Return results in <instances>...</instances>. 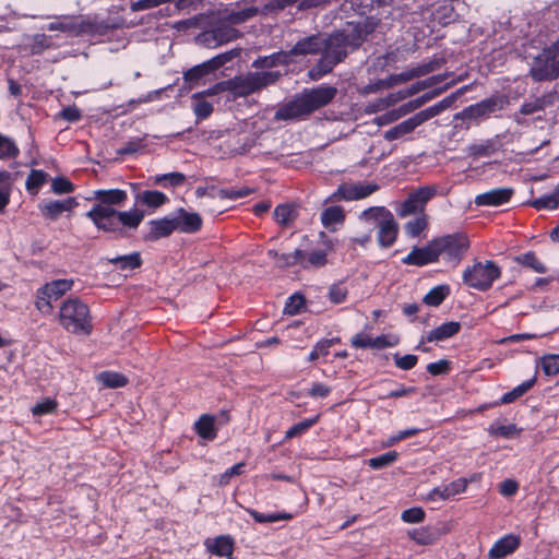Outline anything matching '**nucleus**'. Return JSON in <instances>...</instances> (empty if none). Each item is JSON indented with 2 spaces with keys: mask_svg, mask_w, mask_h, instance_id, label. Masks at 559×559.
<instances>
[{
  "mask_svg": "<svg viewBox=\"0 0 559 559\" xmlns=\"http://www.w3.org/2000/svg\"><path fill=\"white\" fill-rule=\"evenodd\" d=\"M94 199L97 203L85 213V216L98 231L112 235L116 239L131 237L145 217V212L140 209L119 211L114 207L127 202L126 190L98 189L94 191Z\"/></svg>",
  "mask_w": 559,
  "mask_h": 559,
  "instance_id": "1",
  "label": "nucleus"
},
{
  "mask_svg": "<svg viewBox=\"0 0 559 559\" xmlns=\"http://www.w3.org/2000/svg\"><path fill=\"white\" fill-rule=\"evenodd\" d=\"M336 94L337 88L326 84L305 88L292 100L281 106L275 114V118L280 120H295L307 117L331 104Z\"/></svg>",
  "mask_w": 559,
  "mask_h": 559,
  "instance_id": "2",
  "label": "nucleus"
},
{
  "mask_svg": "<svg viewBox=\"0 0 559 559\" xmlns=\"http://www.w3.org/2000/svg\"><path fill=\"white\" fill-rule=\"evenodd\" d=\"M59 323L72 334L90 335L93 331L88 306L79 298H68L59 309Z\"/></svg>",
  "mask_w": 559,
  "mask_h": 559,
  "instance_id": "3",
  "label": "nucleus"
},
{
  "mask_svg": "<svg viewBox=\"0 0 559 559\" xmlns=\"http://www.w3.org/2000/svg\"><path fill=\"white\" fill-rule=\"evenodd\" d=\"M359 219L377 227V241L381 248L392 247L399 236V224L385 206H371L364 210Z\"/></svg>",
  "mask_w": 559,
  "mask_h": 559,
  "instance_id": "4",
  "label": "nucleus"
},
{
  "mask_svg": "<svg viewBox=\"0 0 559 559\" xmlns=\"http://www.w3.org/2000/svg\"><path fill=\"white\" fill-rule=\"evenodd\" d=\"M432 242L438 260L442 258L452 267L462 262L471 247L469 238L463 231L435 237Z\"/></svg>",
  "mask_w": 559,
  "mask_h": 559,
  "instance_id": "5",
  "label": "nucleus"
},
{
  "mask_svg": "<svg viewBox=\"0 0 559 559\" xmlns=\"http://www.w3.org/2000/svg\"><path fill=\"white\" fill-rule=\"evenodd\" d=\"M501 276L500 266L492 260L476 261L467 265L462 273V282L465 286L478 292L489 290L493 283Z\"/></svg>",
  "mask_w": 559,
  "mask_h": 559,
  "instance_id": "6",
  "label": "nucleus"
},
{
  "mask_svg": "<svg viewBox=\"0 0 559 559\" xmlns=\"http://www.w3.org/2000/svg\"><path fill=\"white\" fill-rule=\"evenodd\" d=\"M281 75L280 71L248 72L227 80L228 91L236 97H247L276 83Z\"/></svg>",
  "mask_w": 559,
  "mask_h": 559,
  "instance_id": "7",
  "label": "nucleus"
},
{
  "mask_svg": "<svg viewBox=\"0 0 559 559\" xmlns=\"http://www.w3.org/2000/svg\"><path fill=\"white\" fill-rule=\"evenodd\" d=\"M73 284L74 281L72 278L55 280L46 283L36 290L35 308L44 316L51 314L53 310L52 301L58 300L66 293L70 292Z\"/></svg>",
  "mask_w": 559,
  "mask_h": 559,
  "instance_id": "8",
  "label": "nucleus"
},
{
  "mask_svg": "<svg viewBox=\"0 0 559 559\" xmlns=\"http://www.w3.org/2000/svg\"><path fill=\"white\" fill-rule=\"evenodd\" d=\"M240 49L234 48L200 63L183 73V80L190 87L197 85L203 78L214 74L228 62L240 56Z\"/></svg>",
  "mask_w": 559,
  "mask_h": 559,
  "instance_id": "9",
  "label": "nucleus"
},
{
  "mask_svg": "<svg viewBox=\"0 0 559 559\" xmlns=\"http://www.w3.org/2000/svg\"><path fill=\"white\" fill-rule=\"evenodd\" d=\"M240 37V32L226 23H217L197 36V43L210 49L217 48Z\"/></svg>",
  "mask_w": 559,
  "mask_h": 559,
  "instance_id": "10",
  "label": "nucleus"
},
{
  "mask_svg": "<svg viewBox=\"0 0 559 559\" xmlns=\"http://www.w3.org/2000/svg\"><path fill=\"white\" fill-rule=\"evenodd\" d=\"M437 194L435 186H423L408 193L407 198L399 205L396 213L400 217L419 215L425 213L426 204Z\"/></svg>",
  "mask_w": 559,
  "mask_h": 559,
  "instance_id": "11",
  "label": "nucleus"
},
{
  "mask_svg": "<svg viewBox=\"0 0 559 559\" xmlns=\"http://www.w3.org/2000/svg\"><path fill=\"white\" fill-rule=\"evenodd\" d=\"M254 145L253 139L243 132H230L219 144V150L226 156H236L247 153Z\"/></svg>",
  "mask_w": 559,
  "mask_h": 559,
  "instance_id": "12",
  "label": "nucleus"
},
{
  "mask_svg": "<svg viewBox=\"0 0 559 559\" xmlns=\"http://www.w3.org/2000/svg\"><path fill=\"white\" fill-rule=\"evenodd\" d=\"M556 92H546L540 96H535L533 99L525 100L519 111L513 116L514 121L518 124H524L525 120L521 119L520 116H528L539 111H545L547 107L554 105Z\"/></svg>",
  "mask_w": 559,
  "mask_h": 559,
  "instance_id": "13",
  "label": "nucleus"
},
{
  "mask_svg": "<svg viewBox=\"0 0 559 559\" xmlns=\"http://www.w3.org/2000/svg\"><path fill=\"white\" fill-rule=\"evenodd\" d=\"M147 231L143 234L144 242H154L162 238L169 237L175 230L173 216L151 219L146 223Z\"/></svg>",
  "mask_w": 559,
  "mask_h": 559,
  "instance_id": "14",
  "label": "nucleus"
},
{
  "mask_svg": "<svg viewBox=\"0 0 559 559\" xmlns=\"http://www.w3.org/2000/svg\"><path fill=\"white\" fill-rule=\"evenodd\" d=\"M346 43L344 32L336 31L328 37H324V48L322 52L338 64L343 62L348 55L347 48L349 47Z\"/></svg>",
  "mask_w": 559,
  "mask_h": 559,
  "instance_id": "15",
  "label": "nucleus"
},
{
  "mask_svg": "<svg viewBox=\"0 0 559 559\" xmlns=\"http://www.w3.org/2000/svg\"><path fill=\"white\" fill-rule=\"evenodd\" d=\"M438 261L432 239L424 247H414L411 252L402 259L403 264L413 266H425Z\"/></svg>",
  "mask_w": 559,
  "mask_h": 559,
  "instance_id": "16",
  "label": "nucleus"
},
{
  "mask_svg": "<svg viewBox=\"0 0 559 559\" xmlns=\"http://www.w3.org/2000/svg\"><path fill=\"white\" fill-rule=\"evenodd\" d=\"M175 230L183 234H194L202 228V217L195 212H188L183 207L177 210L173 216Z\"/></svg>",
  "mask_w": 559,
  "mask_h": 559,
  "instance_id": "17",
  "label": "nucleus"
},
{
  "mask_svg": "<svg viewBox=\"0 0 559 559\" xmlns=\"http://www.w3.org/2000/svg\"><path fill=\"white\" fill-rule=\"evenodd\" d=\"M324 48V37L320 34H314L300 38L287 52L290 57L318 55Z\"/></svg>",
  "mask_w": 559,
  "mask_h": 559,
  "instance_id": "18",
  "label": "nucleus"
},
{
  "mask_svg": "<svg viewBox=\"0 0 559 559\" xmlns=\"http://www.w3.org/2000/svg\"><path fill=\"white\" fill-rule=\"evenodd\" d=\"M118 27L111 20H98L97 17H81V36H106Z\"/></svg>",
  "mask_w": 559,
  "mask_h": 559,
  "instance_id": "19",
  "label": "nucleus"
},
{
  "mask_svg": "<svg viewBox=\"0 0 559 559\" xmlns=\"http://www.w3.org/2000/svg\"><path fill=\"white\" fill-rule=\"evenodd\" d=\"M514 190L512 188H495L475 197L477 206H500L508 203Z\"/></svg>",
  "mask_w": 559,
  "mask_h": 559,
  "instance_id": "20",
  "label": "nucleus"
},
{
  "mask_svg": "<svg viewBox=\"0 0 559 559\" xmlns=\"http://www.w3.org/2000/svg\"><path fill=\"white\" fill-rule=\"evenodd\" d=\"M346 212L341 205L324 207L320 214L322 226L330 233L337 231L345 223Z\"/></svg>",
  "mask_w": 559,
  "mask_h": 559,
  "instance_id": "21",
  "label": "nucleus"
},
{
  "mask_svg": "<svg viewBox=\"0 0 559 559\" xmlns=\"http://www.w3.org/2000/svg\"><path fill=\"white\" fill-rule=\"evenodd\" d=\"M520 544L521 539L519 536L513 534L504 535L492 545L488 556L491 559H503L513 554L520 547Z\"/></svg>",
  "mask_w": 559,
  "mask_h": 559,
  "instance_id": "22",
  "label": "nucleus"
},
{
  "mask_svg": "<svg viewBox=\"0 0 559 559\" xmlns=\"http://www.w3.org/2000/svg\"><path fill=\"white\" fill-rule=\"evenodd\" d=\"M79 205L74 197L62 201H48L39 205L40 213L50 221H56L63 212H69Z\"/></svg>",
  "mask_w": 559,
  "mask_h": 559,
  "instance_id": "23",
  "label": "nucleus"
},
{
  "mask_svg": "<svg viewBox=\"0 0 559 559\" xmlns=\"http://www.w3.org/2000/svg\"><path fill=\"white\" fill-rule=\"evenodd\" d=\"M204 546L212 555L217 557H229L234 554L235 540L228 534L219 535L214 538H207L204 542Z\"/></svg>",
  "mask_w": 559,
  "mask_h": 559,
  "instance_id": "24",
  "label": "nucleus"
},
{
  "mask_svg": "<svg viewBox=\"0 0 559 559\" xmlns=\"http://www.w3.org/2000/svg\"><path fill=\"white\" fill-rule=\"evenodd\" d=\"M462 324L457 321H449L429 331L421 336V343L425 342H442L449 340L460 333Z\"/></svg>",
  "mask_w": 559,
  "mask_h": 559,
  "instance_id": "25",
  "label": "nucleus"
},
{
  "mask_svg": "<svg viewBox=\"0 0 559 559\" xmlns=\"http://www.w3.org/2000/svg\"><path fill=\"white\" fill-rule=\"evenodd\" d=\"M169 202V198L158 190L139 191L134 195L135 205L146 206L155 211Z\"/></svg>",
  "mask_w": 559,
  "mask_h": 559,
  "instance_id": "26",
  "label": "nucleus"
},
{
  "mask_svg": "<svg viewBox=\"0 0 559 559\" xmlns=\"http://www.w3.org/2000/svg\"><path fill=\"white\" fill-rule=\"evenodd\" d=\"M453 85H454V82H448L445 85H443L441 87H437L432 91L426 92L423 95H420L419 97L412 99V100L407 102L406 104L402 105L400 110L402 111L403 115L409 114V112L420 108L426 103L433 99L435 97L439 96L440 94H442L443 92H445L447 90L452 87Z\"/></svg>",
  "mask_w": 559,
  "mask_h": 559,
  "instance_id": "27",
  "label": "nucleus"
},
{
  "mask_svg": "<svg viewBox=\"0 0 559 559\" xmlns=\"http://www.w3.org/2000/svg\"><path fill=\"white\" fill-rule=\"evenodd\" d=\"M107 261L109 264L114 265L116 270L121 272L134 271L140 269L143 264L141 253L139 251H133L124 255L108 258Z\"/></svg>",
  "mask_w": 559,
  "mask_h": 559,
  "instance_id": "28",
  "label": "nucleus"
},
{
  "mask_svg": "<svg viewBox=\"0 0 559 559\" xmlns=\"http://www.w3.org/2000/svg\"><path fill=\"white\" fill-rule=\"evenodd\" d=\"M537 382V376L536 373L523 381L521 384L513 388L511 391L504 393L500 400L492 402L490 405L492 406H499L502 404H510L515 402L518 399L522 397L525 393H527Z\"/></svg>",
  "mask_w": 559,
  "mask_h": 559,
  "instance_id": "29",
  "label": "nucleus"
},
{
  "mask_svg": "<svg viewBox=\"0 0 559 559\" xmlns=\"http://www.w3.org/2000/svg\"><path fill=\"white\" fill-rule=\"evenodd\" d=\"M267 255L274 259L280 267L305 265V251L296 249L294 252L280 253L276 250H269Z\"/></svg>",
  "mask_w": 559,
  "mask_h": 559,
  "instance_id": "30",
  "label": "nucleus"
},
{
  "mask_svg": "<svg viewBox=\"0 0 559 559\" xmlns=\"http://www.w3.org/2000/svg\"><path fill=\"white\" fill-rule=\"evenodd\" d=\"M194 430L200 438L213 441L217 437L215 417L209 414L201 415L194 424Z\"/></svg>",
  "mask_w": 559,
  "mask_h": 559,
  "instance_id": "31",
  "label": "nucleus"
},
{
  "mask_svg": "<svg viewBox=\"0 0 559 559\" xmlns=\"http://www.w3.org/2000/svg\"><path fill=\"white\" fill-rule=\"evenodd\" d=\"M499 150V143L495 139H487L479 143H473L467 146V154L473 158L489 157Z\"/></svg>",
  "mask_w": 559,
  "mask_h": 559,
  "instance_id": "32",
  "label": "nucleus"
},
{
  "mask_svg": "<svg viewBox=\"0 0 559 559\" xmlns=\"http://www.w3.org/2000/svg\"><path fill=\"white\" fill-rule=\"evenodd\" d=\"M245 510L254 520V522L259 524L274 523L278 521H290L294 519V514L286 511L265 514L253 508H246Z\"/></svg>",
  "mask_w": 559,
  "mask_h": 559,
  "instance_id": "33",
  "label": "nucleus"
},
{
  "mask_svg": "<svg viewBox=\"0 0 559 559\" xmlns=\"http://www.w3.org/2000/svg\"><path fill=\"white\" fill-rule=\"evenodd\" d=\"M273 217L278 225L287 227L297 219L298 212L293 204H278L273 212Z\"/></svg>",
  "mask_w": 559,
  "mask_h": 559,
  "instance_id": "34",
  "label": "nucleus"
},
{
  "mask_svg": "<svg viewBox=\"0 0 559 559\" xmlns=\"http://www.w3.org/2000/svg\"><path fill=\"white\" fill-rule=\"evenodd\" d=\"M336 66L337 63L332 58H329L323 52H321L319 60L309 70V76L314 81L320 80L324 75L331 73Z\"/></svg>",
  "mask_w": 559,
  "mask_h": 559,
  "instance_id": "35",
  "label": "nucleus"
},
{
  "mask_svg": "<svg viewBox=\"0 0 559 559\" xmlns=\"http://www.w3.org/2000/svg\"><path fill=\"white\" fill-rule=\"evenodd\" d=\"M343 32L346 44L352 50L358 49L368 37V31L360 28L358 24H349V28Z\"/></svg>",
  "mask_w": 559,
  "mask_h": 559,
  "instance_id": "36",
  "label": "nucleus"
},
{
  "mask_svg": "<svg viewBox=\"0 0 559 559\" xmlns=\"http://www.w3.org/2000/svg\"><path fill=\"white\" fill-rule=\"evenodd\" d=\"M153 185L160 186L163 188H176L180 187L186 181V176L179 171H173L151 177Z\"/></svg>",
  "mask_w": 559,
  "mask_h": 559,
  "instance_id": "37",
  "label": "nucleus"
},
{
  "mask_svg": "<svg viewBox=\"0 0 559 559\" xmlns=\"http://www.w3.org/2000/svg\"><path fill=\"white\" fill-rule=\"evenodd\" d=\"M514 261L526 267L531 269L532 271L536 273L544 274L547 272L546 265L538 259L536 253L534 251H527L520 255L514 257Z\"/></svg>",
  "mask_w": 559,
  "mask_h": 559,
  "instance_id": "38",
  "label": "nucleus"
},
{
  "mask_svg": "<svg viewBox=\"0 0 559 559\" xmlns=\"http://www.w3.org/2000/svg\"><path fill=\"white\" fill-rule=\"evenodd\" d=\"M451 289L448 284H442L432 287L425 296H424V304L430 307H438L440 306L447 297L450 295Z\"/></svg>",
  "mask_w": 559,
  "mask_h": 559,
  "instance_id": "39",
  "label": "nucleus"
},
{
  "mask_svg": "<svg viewBox=\"0 0 559 559\" xmlns=\"http://www.w3.org/2000/svg\"><path fill=\"white\" fill-rule=\"evenodd\" d=\"M49 31L70 33L73 36H81V17H69L64 21L52 22L48 25Z\"/></svg>",
  "mask_w": 559,
  "mask_h": 559,
  "instance_id": "40",
  "label": "nucleus"
},
{
  "mask_svg": "<svg viewBox=\"0 0 559 559\" xmlns=\"http://www.w3.org/2000/svg\"><path fill=\"white\" fill-rule=\"evenodd\" d=\"M48 174L41 169H32L28 174L25 188L28 193L35 195L39 192L40 188L47 182Z\"/></svg>",
  "mask_w": 559,
  "mask_h": 559,
  "instance_id": "41",
  "label": "nucleus"
},
{
  "mask_svg": "<svg viewBox=\"0 0 559 559\" xmlns=\"http://www.w3.org/2000/svg\"><path fill=\"white\" fill-rule=\"evenodd\" d=\"M97 378L104 386L110 389L123 388L129 383V379L124 374L116 371H103Z\"/></svg>",
  "mask_w": 559,
  "mask_h": 559,
  "instance_id": "42",
  "label": "nucleus"
},
{
  "mask_svg": "<svg viewBox=\"0 0 559 559\" xmlns=\"http://www.w3.org/2000/svg\"><path fill=\"white\" fill-rule=\"evenodd\" d=\"M522 432V428H519L515 424H509V425H497L491 424L488 427V433L491 437H501L504 439H514L519 437Z\"/></svg>",
  "mask_w": 559,
  "mask_h": 559,
  "instance_id": "43",
  "label": "nucleus"
},
{
  "mask_svg": "<svg viewBox=\"0 0 559 559\" xmlns=\"http://www.w3.org/2000/svg\"><path fill=\"white\" fill-rule=\"evenodd\" d=\"M531 205L537 210H556L559 206V187H557L551 193L542 195L531 202Z\"/></svg>",
  "mask_w": 559,
  "mask_h": 559,
  "instance_id": "44",
  "label": "nucleus"
},
{
  "mask_svg": "<svg viewBox=\"0 0 559 559\" xmlns=\"http://www.w3.org/2000/svg\"><path fill=\"white\" fill-rule=\"evenodd\" d=\"M20 155V148L16 142L0 132V159H15Z\"/></svg>",
  "mask_w": 559,
  "mask_h": 559,
  "instance_id": "45",
  "label": "nucleus"
},
{
  "mask_svg": "<svg viewBox=\"0 0 559 559\" xmlns=\"http://www.w3.org/2000/svg\"><path fill=\"white\" fill-rule=\"evenodd\" d=\"M427 227H428V215L426 213L416 215L413 219L408 221L404 225L406 235L412 238L420 236V234L424 230H426Z\"/></svg>",
  "mask_w": 559,
  "mask_h": 559,
  "instance_id": "46",
  "label": "nucleus"
},
{
  "mask_svg": "<svg viewBox=\"0 0 559 559\" xmlns=\"http://www.w3.org/2000/svg\"><path fill=\"white\" fill-rule=\"evenodd\" d=\"M348 289L344 281L333 283L328 290V299L333 305H341L347 300Z\"/></svg>",
  "mask_w": 559,
  "mask_h": 559,
  "instance_id": "47",
  "label": "nucleus"
},
{
  "mask_svg": "<svg viewBox=\"0 0 559 559\" xmlns=\"http://www.w3.org/2000/svg\"><path fill=\"white\" fill-rule=\"evenodd\" d=\"M415 129L408 118L386 130L383 134L384 140L392 142L412 133Z\"/></svg>",
  "mask_w": 559,
  "mask_h": 559,
  "instance_id": "48",
  "label": "nucleus"
},
{
  "mask_svg": "<svg viewBox=\"0 0 559 559\" xmlns=\"http://www.w3.org/2000/svg\"><path fill=\"white\" fill-rule=\"evenodd\" d=\"M400 454L395 450L385 452L381 455L371 457L368 460L367 464L371 469L378 471L384 467H388L395 463L399 459Z\"/></svg>",
  "mask_w": 559,
  "mask_h": 559,
  "instance_id": "49",
  "label": "nucleus"
},
{
  "mask_svg": "<svg viewBox=\"0 0 559 559\" xmlns=\"http://www.w3.org/2000/svg\"><path fill=\"white\" fill-rule=\"evenodd\" d=\"M320 416L316 415L310 418H306L302 421H299L295 425H293L286 432H285V439H293L296 437H299L304 433H306L310 428H312L318 421Z\"/></svg>",
  "mask_w": 559,
  "mask_h": 559,
  "instance_id": "50",
  "label": "nucleus"
},
{
  "mask_svg": "<svg viewBox=\"0 0 559 559\" xmlns=\"http://www.w3.org/2000/svg\"><path fill=\"white\" fill-rule=\"evenodd\" d=\"M328 255L326 250L314 249L309 253L305 252V265H301L302 269L309 267H323L328 264Z\"/></svg>",
  "mask_w": 559,
  "mask_h": 559,
  "instance_id": "51",
  "label": "nucleus"
},
{
  "mask_svg": "<svg viewBox=\"0 0 559 559\" xmlns=\"http://www.w3.org/2000/svg\"><path fill=\"white\" fill-rule=\"evenodd\" d=\"M468 90H469V86L468 85H464V86L460 87L456 92L448 95L447 97H444L440 102H438L435 105H432L431 107L433 109V112H435L436 117L439 116L444 110L451 108L454 105V103L456 102V99L459 98V96L463 95Z\"/></svg>",
  "mask_w": 559,
  "mask_h": 559,
  "instance_id": "52",
  "label": "nucleus"
},
{
  "mask_svg": "<svg viewBox=\"0 0 559 559\" xmlns=\"http://www.w3.org/2000/svg\"><path fill=\"white\" fill-rule=\"evenodd\" d=\"M338 342V337L325 338L317 342L309 354L308 360L316 361L320 357H326L330 353V348L332 347V345Z\"/></svg>",
  "mask_w": 559,
  "mask_h": 559,
  "instance_id": "53",
  "label": "nucleus"
},
{
  "mask_svg": "<svg viewBox=\"0 0 559 559\" xmlns=\"http://www.w3.org/2000/svg\"><path fill=\"white\" fill-rule=\"evenodd\" d=\"M488 115L504 109L509 105L507 95L496 94L488 98L480 100Z\"/></svg>",
  "mask_w": 559,
  "mask_h": 559,
  "instance_id": "54",
  "label": "nucleus"
},
{
  "mask_svg": "<svg viewBox=\"0 0 559 559\" xmlns=\"http://www.w3.org/2000/svg\"><path fill=\"white\" fill-rule=\"evenodd\" d=\"M288 57L287 52H276L272 53L270 56L260 57L257 60L253 61L252 67L253 68H273L277 64L286 63V58Z\"/></svg>",
  "mask_w": 559,
  "mask_h": 559,
  "instance_id": "55",
  "label": "nucleus"
},
{
  "mask_svg": "<svg viewBox=\"0 0 559 559\" xmlns=\"http://www.w3.org/2000/svg\"><path fill=\"white\" fill-rule=\"evenodd\" d=\"M488 116L489 115L487 114L481 102H478L476 104L465 107L462 111L457 112L454 118L455 119L475 120V119L484 118V117H488Z\"/></svg>",
  "mask_w": 559,
  "mask_h": 559,
  "instance_id": "56",
  "label": "nucleus"
},
{
  "mask_svg": "<svg viewBox=\"0 0 559 559\" xmlns=\"http://www.w3.org/2000/svg\"><path fill=\"white\" fill-rule=\"evenodd\" d=\"M540 367L547 377L559 373V354H546L540 358Z\"/></svg>",
  "mask_w": 559,
  "mask_h": 559,
  "instance_id": "57",
  "label": "nucleus"
},
{
  "mask_svg": "<svg viewBox=\"0 0 559 559\" xmlns=\"http://www.w3.org/2000/svg\"><path fill=\"white\" fill-rule=\"evenodd\" d=\"M355 183H342L337 187L336 191L333 192L329 199L325 200V203L345 200V201H354L355 200Z\"/></svg>",
  "mask_w": 559,
  "mask_h": 559,
  "instance_id": "58",
  "label": "nucleus"
},
{
  "mask_svg": "<svg viewBox=\"0 0 559 559\" xmlns=\"http://www.w3.org/2000/svg\"><path fill=\"white\" fill-rule=\"evenodd\" d=\"M408 536L419 545H431L437 539L429 527L414 528L408 532Z\"/></svg>",
  "mask_w": 559,
  "mask_h": 559,
  "instance_id": "59",
  "label": "nucleus"
},
{
  "mask_svg": "<svg viewBox=\"0 0 559 559\" xmlns=\"http://www.w3.org/2000/svg\"><path fill=\"white\" fill-rule=\"evenodd\" d=\"M197 120H205L213 114V105L204 98H191Z\"/></svg>",
  "mask_w": 559,
  "mask_h": 559,
  "instance_id": "60",
  "label": "nucleus"
},
{
  "mask_svg": "<svg viewBox=\"0 0 559 559\" xmlns=\"http://www.w3.org/2000/svg\"><path fill=\"white\" fill-rule=\"evenodd\" d=\"M254 192V189H251L249 187H241V188H222L218 190L217 195L221 199H228V200H238L246 198Z\"/></svg>",
  "mask_w": 559,
  "mask_h": 559,
  "instance_id": "61",
  "label": "nucleus"
},
{
  "mask_svg": "<svg viewBox=\"0 0 559 559\" xmlns=\"http://www.w3.org/2000/svg\"><path fill=\"white\" fill-rule=\"evenodd\" d=\"M305 305V297L301 294H294L288 297L284 307V313L288 316H296L301 311Z\"/></svg>",
  "mask_w": 559,
  "mask_h": 559,
  "instance_id": "62",
  "label": "nucleus"
},
{
  "mask_svg": "<svg viewBox=\"0 0 559 559\" xmlns=\"http://www.w3.org/2000/svg\"><path fill=\"white\" fill-rule=\"evenodd\" d=\"M393 360H394L395 366L399 369L408 371V370H412L413 368H415V366L418 362V357L413 354H407V355L401 356L399 353H395L393 355Z\"/></svg>",
  "mask_w": 559,
  "mask_h": 559,
  "instance_id": "63",
  "label": "nucleus"
},
{
  "mask_svg": "<svg viewBox=\"0 0 559 559\" xmlns=\"http://www.w3.org/2000/svg\"><path fill=\"white\" fill-rule=\"evenodd\" d=\"M75 189V186L66 177H56L51 182V190L56 194L71 193Z\"/></svg>",
  "mask_w": 559,
  "mask_h": 559,
  "instance_id": "64",
  "label": "nucleus"
}]
</instances>
